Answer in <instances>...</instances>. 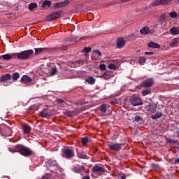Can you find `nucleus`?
<instances>
[{"label": "nucleus", "mask_w": 179, "mask_h": 179, "mask_svg": "<svg viewBox=\"0 0 179 179\" xmlns=\"http://www.w3.org/2000/svg\"><path fill=\"white\" fill-rule=\"evenodd\" d=\"M152 93V90H144L141 92L142 96L145 97V96H148Z\"/></svg>", "instance_id": "obj_34"}, {"label": "nucleus", "mask_w": 179, "mask_h": 179, "mask_svg": "<svg viewBox=\"0 0 179 179\" xmlns=\"http://www.w3.org/2000/svg\"><path fill=\"white\" fill-rule=\"evenodd\" d=\"M15 150L9 148H8V150H9V152H10L11 153H16V152H17V150L16 149L15 147Z\"/></svg>", "instance_id": "obj_48"}, {"label": "nucleus", "mask_w": 179, "mask_h": 179, "mask_svg": "<svg viewBox=\"0 0 179 179\" xmlns=\"http://www.w3.org/2000/svg\"><path fill=\"white\" fill-rule=\"evenodd\" d=\"M23 129L25 134H29L31 131V127L29 124H24Z\"/></svg>", "instance_id": "obj_28"}, {"label": "nucleus", "mask_w": 179, "mask_h": 179, "mask_svg": "<svg viewBox=\"0 0 179 179\" xmlns=\"http://www.w3.org/2000/svg\"><path fill=\"white\" fill-rule=\"evenodd\" d=\"M85 82H87V83L89 85H94V83H96V79L94 77L89 76L85 78Z\"/></svg>", "instance_id": "obj_21"}, {"label": "nucleus", "mask_w": 179, "mask_h": 179, "mask_svg": "<svg viewBox=\"0 0 179 179\" xmlns=\"http://www.w3.org/2000/svg\"><path fill=\"white\" fill-rule=\"evenodd\" d=\"M121 179H127V177L125 176H122Z\"/></svg>", "instance_id": "obj_55"}, {"label": "nucleus", "mask_w": 179, "mask_h": 179, "mask_svg": "<svg viewBox=\"0 0 179 179\" xmlns=\"http://www.w3.org/2000/svg\"><path fill=\"white\" fill-rule=\"evenodd\" d=\"M97 110L98 111H101V113H106L107 111V104L103 103L98 107Z\"/></svg>", "instance_id": "obj_24"}, {"label": "nucleus", "mask_w": 179, "mask_h": 179, "mask_svg": "<svg viewBox=\"0 0 179 179\" xmlns=\"http://www.w3.org/2000/svg\"><path fill=\"white\" fill-rule=\"evenodd\" d=\"M82 179H90V176H85L83 177Z\"/></svg>", "instance_id": "obj_54"}, {"label": "nucleus", "mask_w": 179, "mask_h": 179, "mask_svg": "<svg viewBox=\"0 0 179 179\" xmlns=\"http://www.w3.org/2000/svg\"><path fill=\"white\" fill-rule=\"evenodd\" d=\"M48 169L50 173H57L58 171V164H57V161L54 159H49L48 161Z\"/></svg>", "instance_id": "obj_4"}, {"label": "nucleus", "mask_w": 179, "mask_h": 179, "mask_svg": "<svg viewBox=\"0 0 179 179\" xmlns=\"http://www.w3.org/2000/svg\"><path fill=\"white\" fill-rule=\"evenodd\" d=\"M57 103H58V104H62V106L66 105V103H65V100H64L62 99H57Z\"/></svg>", "instance_id": "obj_43"}, {"label": "nucleus", "mask_w": 179, "mask_h": 179, "mask_svg": "<svg viewBox=\"0 0 179 179\" xmlns=\"http://www.w3.org/2000/svg\"><path fill=\"white\" fill-rule=\"evenodd\" d=\"M175 164H178L179 163V157L178 158H176V159H175Z\"/></svg>", "instance_id": "obj_53"}, {"label": "nucleus", "mask_w": 179, "mask_h": 179, "mask_svg": "<svg viewBox=\"0 0 179 179\" xmlns=\"http://www.w3.org/2000/svg\"><path fill=\"white\" fill-rule=\"evenodd\" d=\"M145 108L148 113H150V114H155V113H156V110L157 109V105L155 103H150L147 105Z\"/></svg>", "instance_id": "obj_10"}, {"label": "nucleus", "mask_w": 179, "mask_h": 179, "mask_svg": "<svg viewBox=\"0 0 179 179\" xmlns=\"http://www.w3.org/2000/svg\"><path fill=\"white\" fill-rule=\"evenodd\" d=\"M101 56V52L99 50H94L92 55V59L93 61H97V59H100V57Z\"/></svg>", "instance_id": "obj_16"}, {"label": "nucleus", "mask_w": 179, "mask_h": 179, "mask_svg": "<svg viewBox=\"0 0 179 179\" xmlns=\"http://www.w3.org/2000/svg\"><path fill=\"white\" fill-rule=\"evenodd\" d=\"M92 51V48L90 47H85L84 49L83 50V52H86L87 54L88 52H90Z\"/></svg>", "instance_id": "obj_44"}, {"label": "nucleus", "mask_w": 179, "mask_h": 179, "mask_svg": "<svg viewBox=\"0 0 179 179\" xmlns=\"http://www.w3.org/2000/svg\"><path fill=\"white\" fill-rule=\"evenodd\" d=\"M69 49V45H63L59 48V50H61V51H68Z\"/></svg>", "instance_id": "obj_36"}, {"label": "nucleus", "mask_w": 179, "mask_h": 179, "mask_svg": "<svg viewBox=\"0 0 179 179\" xmlns=\"http://www.w3.org/2000/svg\"><path fill=\"white\" fill-rule=\"evenodd\" d=\"M69 3V0H65L62 2L55 3L54 8L55 9H59V8H64V6H66Z\"/></svg>", "instance_id": "obj_13"}, {"label": "nucleus", "mask_w": 179, "mask_h": 179, "mask_svg": "<svg viewBox=\"0 0 179 179\" xmlns=\"http://www.w3.org/2000/svg\"><path fill=\"white\" fill-rule=\"evenodd\" d=\"M173 0H155L152 3V6H159V5H170Z\"/></svg>", "instance_id": "obj_9"}, {"label": "nucleus", "mask_w": 179, "mask_h": 179, "mask_svg": "<svg viewBox=\"0 0 179 179\" xmlns=\"http://www.w3.org/2000/svg\"><path fill=\"white\" fill-rule=\"evenodd\" d=\"M166 141L168 143H177V142L174 141V140L170 139V138H166Z\"/></svg>", "instance_id": "obj_49"}, {"label": "nucleus", "mask_w": 179, "mask_h": 179, "mask_svg": "<svg viewBox=\"0 0 179 179\" xmlns=\"http://www.w3.org/2000/svg\"><path fill=\"white\" fill-rule=\"evenodd\" d=\"M179 43V38H175L172 40V41L170 43L171 47H176L177 44Z\"/></svg>", "instance_id": "obj_29"}, {"label": "nucleus", "mask_w": 179, "mask_h": 179, "mask_svg": "<svg viewBox=\"0 0 179 179\" xmlns=\"http://www.w3.org/2000/svg\"><path fill=\"white\" fill-rule=\"evenodd\" d=\"M99 69H101V71H106V64H101L99 65Z\"/></svg>", "instance_id": "obj_46"}, {"label": "nucleus", "mask_w": 179, "mask_h": 179, "mask_svg": "<svg viewBox=\"0 0 179 179\" xmlns=\"http://www.w3.org/2000/svg\"><path fill=\"white\" fill-rule=\"evenodd\" d=\"M159 22L161 23V24H163V23H166V15L162 14L160 15Z\"/></svg>", "instance_id": "obj_32"}, {"label": "nucleus", "mask_w": 179, "mask_h": 179, "mask_svg": "<svg viewBox=\"0 0 179 179\" xmlns=\"http://www.w3.org/2000/svg\"><path fill=\"white\" fill-rule=\"evenodd\" d=\"M148 47H149V48H160V45L157 43L151 41L148 43Z\"/></svg>", "instance_id": "obj_22"}, {"label": "nucleus", "mask_w": 179, "mask_h": 179, "mask_svg": "<svg viewBox=\"0 0 179 179\" xmlns=\"http://www.w3.org/2000/svg\"><path fill=\"white\" fill-rule=\"evenodd\" d=\"M21 82L23 83H31V82H33V79L27 75H24L21 78Z\"/></svg>", "instance_id": "obj_18"}, {"label": "nucleus", "mask_w": 179, "mask_h": 179, "mask_svg": "<svg viewBox=\"0 0 179 179\" xmlns=\"http://www.w3.org/2000/svg\"><path fill=\"white\" fill-rule=\"evenodd\" d=\"M89 142V138L87 137H83L81 138V143L83 145H86V143Z\"/></svg>", "instance_id": "obj_38"}, {"label": "nucleus", "mask_w": 179, "mask_h": 179, "mask_svg": "<svg viewBox=\"0 0 179 179\" xmlns=\"http://www.w3.org/2000/svg\"><path fill=\"white\" fill-rule=\"evenodd\" d=\"M169 15L173 19H176V17H177V13L176 11H172L169 13Z\"/></svg>", "instance_id": "obj_41"}, {"label": "nucleus", "mask_w": 179, "mask_h": 179, "mask_svg": "<svg viewBox=\"0 0 179 179\" xmlns=\"http://www.w3.org/2000/svg\"><path fill=\"white\" fill-rule=\"evenodd\" d=\"M170 33L171 34H172L173 36H177V34H179V29L177 27H172L170 29Z\"/></svg>", "instance_id": "obj_25"}, {"label": "nucleus", "mask_w": 179, "mask_h": 179, "mask_svg": "<svg viewBox=\"0 0 179 179\" xmlns=\"http://www.w3.org/2000/svg\"><path fill=\"white\" fill-rule=\"evenodd\" d=\"M62 156L65 159H71L75 156V150L72 148L66 147L62 150Z\"/></svg>", "instance_id": "obj_3"}, {"label": "nucleus", "mask_w": 179, "mask_h": 179, "mask_svg": "<svg viewBox=\"0 0 179 179\" xmlns=\"http://www.w3.org/2000/svg\"><path fill=\"white\" fill-rule=\"evenodd\" d=\"M2 58L5 61H10V59H13L14 58L16 59L15 53H11V54H6L3 55L2 56H0V59Z\"/></svg>", "instance_id": "obj_14"}, {"label": "nucleus", "mask_w": 179, "mask_h": 179, "mask_svg": "<svg viewBox=\"0 0 179 179\" xmlns=\"http://www.w3.org/2000/svg\"><path fill=\"white\" fill-rule=\"evenodd\" d=\"M11 78H13V80H17L20 78V75H19V73H14Z\"/></svg>", "instance_id": "obj_40"}, {"label": "nucleus", "mask_w": 179, "mask_h": 179, "mask_svg": "<svg viewBox=\"0 0 179 179\" xmlns=\"http://www.w3.org/2000/svg\"><path fill=\"white\" fill-rule=\"evenodd\" d=\"M155 29H148V34H155Z\"/></svg>", "instance_id": "obj_50"}, {"label": "nucleus", "mask_w": 179, "mask_h": 179, "mask_svg": "<svg viewBox=\"0 0 179 179\" xmlns=\"http://www.w3.org/2000/svg\"><path fill=\"white\" fill-rule=\"evenodd\" d=\"M39 115L43 118H48V117H50V113L47 112L45 109H43L42 111L39 112Z\"/></svg>", "instance_id": "obj_23"}, {"label": "nucleus", "mask_w": 179, "mask_h": 179, "mask_svg": "<svg viewBox=\"0 0 179 179\" xmlns=\"http://www.w3.org/2000/svg\"><path fill=\"white\" fill-rule=\"evenodd\" d=\"M50 8L51 6V1L49 0L44 1L42 3V8Z\"/></svg>", "instance_id": "obj_31"}, {"label": "nucleus", "mask_w": 179, "mask_h": 179, "mask_svg": "<svg viewBox=\"0 0 179 179\" xmlns=\"http://www.w3.org/2000/svg\"><path fill=\"white\" fill-rule=\"evenodd\" d=\"M6 131H7V132L6 133V135L7 136H12V129L11 128H10V127H7L6 129Z\"/></svg>", "instance_id": "obj_39"}, {"label": "nucleus", "mask_w": 179, "mask_h": 179, "mask_svg": "<svg viewBox=\"0 0 179 179\" xmlns=\"http://www.w3.org/2000/svg\"><path fill=\"white\" fill-rule=\"evenodd\" d=\"M82 170H83V167H81Z\"/></svg>", "instance_id": "obj_57"}, {"label": "nucleus", "mask_w": 179, "mask_h": 179, "mask_svg": "<svg viewBox=\"0 0 179 179\" xmlns=\"http://www.w3.org/2000/svg\"><path fill=\"white\" fill-rule=\"evenodd\" d=\"M109 69H116L117 66L114 64H110L108 66Z\"/></svg>", "instance_id": "obj_47"}, {"label": "nucleus", "mask_w": 179, "mask_h": 179, "mask_svg": "<svg viewBox=\"0 0 179 179\" xmlns=\"http://www.w3.org/2000/svg\"><path fill=\"white\" fill-rule=\"evenodd\" d=\"M62 15V11L58 10L49 15H47L45 18V20L46 22H52V20H55V19H59Z\"/></svg>", "instance_id": "obj_5"}, {"label": "nucleus", "mask_w": 179, "mask_h": 179, "mask_svg": "<svg viewBox=\"0 0 179 179\" xmlns=\"http://www.w3.org/2000/svg\"><path fill=\"white\" fill-rule=\"evenodd\" d=\"M154 54L153 52H145V55H153Z\"/></svg>", "instance_id": "obj_52"}, {"label": "nucleus", "mask_w": 179, "mask_h": 179, "mask_svg": "<svg viewBox=\"0 0 179 179\" xmlns=\"http://www.w3.org/2000/svg\"><path fill=\"white\" fill-rule=\"evenodd\" d=\"M129 103L131 106H134V107H136V106H142V99L138 96H134L129 99Z\"/></svg>", "instance_id": "obj_6"}, {"label": "nucleus", "mask_w": 179, "mask_h": 179, "mask_svg": "<svg viewBox=\"0 0 179 179\" xmlns=\"http://www.w3.org/2000/svg\"><path fill=\"white\" fill-rule=\"evenodd\" d=\"M45 51H48V48H35V55H40V54H43V52H45Z\"/></svg>", "instance_id": "obj_19"}, {"label": "nucleus", "mask_w": 179, "mask_h": 179, "mask_svg": "<svg viewBox=\"0 0 179 179\" xmlns=\"http://www.w3.org/2000/svg\"><path fill=\"white\" fill-rule=\"evenodd\" d=\"M116 43L117 45V48H124V45H125V40L124 38H118L116 41Z\"/></svg>", "instance_id": "obj_15"}, {"label": "nucleus", "mask_w": 179, "mask_h": 179, "mask_svg": "<svg viewBox=\"0 0 179 179\" xmlns=\"http://www.w3.org/2000/svg\"><path fill=\"white\" fill-rule=\"evenodd\" d=\"M97 150H99L98 148H95V149H94V152H97Z\"/></svg>", "instance_id": "obj_56"}, {"label": "nucleus", "mask_w": 179, "mask_h": 179, "mask_svg": "<svg viewBox=\"0 0 179 179\" xmlns=\"http://www.w3.org/2000/svg\"><path fill=\"white\" fill-rule=\"evenodd\" d=\"M57 67H53L50 71V75L51 76H54V75H56L57 74Z\"/></svg>", "instance_id": "obj_37"}, {"label": "nucleus", "mask_w": 179, "mask_h": 179, "mask_svg": "<svg viewBox=\"0 0 179 179\" xmlns=\"http://www.w3.org/2000/svg\"><path fill=\"white\" fill-rule=\"evenodd\" d=\"M140 33H141V34H144V35L149 34V27H143V28L140 30Z\"/></svg>", "instance_id": "obj_26"}, {"label": "nucleus", "mask_w": 179, "mask_h": 179, "mask_svg": "<svg viewBox=\"0 0 179 179\" xmlns=\"http://www.w3.org/2000/svg\"><path fill=\"white\" fill-rule=\"evenodd\" d=\"M80 168L79 167H76V166H74L72 168V171H73L74 173H80Z\"/></svg>", "instance_id": "obj_45"}, {"label": "nucleus", "mask_w": 179, "mask_h": 179, "mask_svg": "<svg viewBox=\"0 0 179 179\" xmlns=\"http://www.w3.org/2000/svg\"><path fill=\"white\" fill-rule=\"evenodd\" d=\"M162 115H163V113L158 112L154 115H152L151 118L152 120H157V119L160 118L162 117Z\"/></svg>", "instance_id": "obj_27"}, {"label": "nucleus", "mask_w": 179, "mask_h": 179, "mask_svg": "<svg viewBox=\"0 0 179 179\" xmlns=\"http://www.w3.org/2000/svg\"><path fill=\"white\" fill-rule=\"evenodd\" d=\"M92 171L94 174H97L99 173H104L106 169L103 166H100L99 165L96 164L93 166Z\"/></svg>", "instance_id": "obj_11"}, {"label": "nucleus", "mask_w": 179, "mask_h": 179, "mask_svg": "<svg viewBox=\"0 0 179 179\" xmlns=\"http://www.w3.org/2000/svg\"><path fill=\"white\" fill-rule=\"evenodd\" d=\"M138 64L140 65H145V64H146V58L141 57L138 60Z\"/></svg>", "instance_id": "obj_35"}, {"label": "nucleus", "mask_w": 179, "mask_h": 179, "mask_svg": "<svg viewBox=\"0 0 179 179\" xmlns=\"http://www.w3.org/2000/svg\"><path fill=\"white\" fill-rule=\"evenodd\" d=\"M77 155L79 159H83L84 160H89L90 159V157L87 155V152L81 150V151H78L77 150Z\"/></svg>", "instance_id": "obj_12"}, {"label": "nucleus", "mask_w": 179, "mask_h": 179, "mask_svg": "<svg viewBox=\"0 0 179 179\" xmlns=\"http://www.w3.org/2000/svg\"><path fill=\"white\" fill-rule=\"evenodd\" d=\"M10 79H12V76L9 73H6L1 78L0 81L1 83H3V82H6V80H10Z\"/></svg>", "instance_id": "obj_20"}, {"label": "nucleus", "mask_w": 179, "mask_h": 179, "mask_svg": "<svg viewBox=\"0 0 179 179\" xmlns=\"http://www.w3.org/2000/svg\"><path fill=\"white\" fill-rule=\"evenodd\" d=\"M150 166L152 167V169H155V170H159V164H155V163H152V164H150Z\"/></svg>", "instance_id": "obj_42"}, {"label": "nucleus", "mask_w": 179, "mask_h": 179, "mask_svg": "<svg viewBox=\"0 0 179 179\" xmlns=\"http://www.w3.org/2000/svg\"><path fill=\"white\" fill-rule=\"evenodd\" d=\"M123 143H112L109 144L108 146L110 150H114L115 152H120L121 149H122Z\"/></svg>", "instance_id": "obj_7"}, {"label": "nucleus", "mask_w": 179, "mask_h": 179, "mask_svg": "<svg viewBox=\"0 0 179 179\" xmlns=\"http://www.w3.org/2000/svg\"><path fill=\"white\" fill-rule=\"evenodd\" d=\"M178 3H179V0H178Z\"/></svg>", "instance_id": "obj_58"}, {"label": "nucleus", "mask_w": 179, "mask_h": 179, "mask_svg": "<svg viewBox=\"0 0 179 179\" xmlns=\"http://www.w3.org/2000/svg\"><path fill=\"white\" fill-rule=\"evenodd\" d=\"M155 85V80L153 78H147L146 80H143L141 83L142 87L145 89H148V87H152Z\"/></svg>", "instance_id": "obj_8"}, {"label": "nucleus", "mask_w": 179, "mask_h": 179, "mask_svg": "<svg viewBox=\"0 0 179 179\" xmlns=\"http://www.w3.org/2000/svg\"><path fill=\"white\" fill-rule=\"evenodd\" d=\"M134 121H136V122H138V124H141V122H143V118L139 115H136L134 117Z\"/></svg>", "instance_id": "obj_33"}, {"label": "nucleus", "mask_w": 179, "mask_h": 179, "mask_svg": "<svg viewBox=\"0 0 179 179\" xmlns=\"http://www.w3.org/2000/svg\"><path fill=\"white\" fill-rule=\"evenodd\" d=\"M38 6V5H37L36 3H31L28 6V8L29 10H34V9H36Z\"/></svg>", "instance_id": "obj_30"}, {"label": "nucleus", "mask_w": 179, "mask_h": 179, "mask_svg": "<svg viewBox=\"0 0 179 179\" xmlns=\"http://www.w3.org/2000/svg\"><path fill=\"white\" fill-rule=\"evenodd\" d=\"M15 54V59H20V61H26V59H30V57L33 54H34V51L31 49L28 50H24Z\"/></svg>", "instance_id": "obj_1"}, {"label": "nucleus", "mask_w": 179, "mask_h": 179, "mask_svg": "<svg viewBox=\"0 0 179 179\" xmlns=\"http://www.w3.org/2000/svg\"><path fill=\"white\" fill-rule=\"evenodd\" d=\"M112 76H114V75H113V72H111V71L106 70V72L102 74L101 78L107 80Z\"/></svg>", "instance_id": "obj_17"}, {"label": "nucleus", "mask_w": 179, "mask_h": 179, "mask_svg": "<svg viewBox=\"0 0 179 179\" xmlns=\"http://www.w3.org/2000/svg\"><path fill=\"white\" fill-rule=\"evenodd\" d=\"M77 64H81V65H83V64H85V59L78 60Z\"/></svg>", "instance_id": "obj_51"}, {"label": "nucleus", "mask_w": 179, "mask_h": 179, "mask_svg": "<svg viewBox=\"0 0 179 179\" xmlns=\"http://www.w3.org/2000/svg\"><path fill=\"white\" fill-rule=\"evenodd\" d=\"M15 149L17 150V153H20L25 157H29V156L33 155V151H31L30 148L20 144L15 145Z\"/></svg>", "instance_id": "obj_2"}]
</instances>
